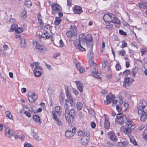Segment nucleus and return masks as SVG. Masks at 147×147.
Segmentation results:
<instances>
[{
	"instance_id": "obj_1",
	"label": "nucleus",
	"mask_w": 147,
	"mask_h": 147,
	"mask_svg": "<svg viewBox=\"0 0 147 147\" xmlns=\"http://www.w3.org/2000/svg\"><path fill=\"white\" fill-rule=\"evenodd\" d=\"M138 113L140 116L141 121L145 122L147 121V103L145 100L141 101L138 106Z\"/></svg>"
},
{
	"instance_id": "obj_2",
	"label": "nucleus",
	"mask_w": 147,
	"mask_h": 147,
	"mask_svg": "<svg viewBox=\"0 0 147 147\" xmlns=\"http://www.w3.org/2000/svg\"><path fill=\"white\" fill-rule=\"evenodd\" d=\"M68 99L65 100L64 107L65 110L64 116L66 121L68 123H70L73 121L75 115V112L74 109L69 110V106L68 105Z\"/></svg>"
},
{
	"instance_id": "obj_3",
	"label": "nucleus",
	"mask_w": 147,
	"mask_h": 147,
	"mask_svg": "<svg viewBox=\"0 0 147 147\" xmlns=\"http://www.w3.org/2000/svg\"><path fill=\"white\" fill-rule=\"evenodd\" d=\"M103 18L107 22H111L115 24L116 27H119L120 26V21L114 16L111 13L106 14L104 15Z\"/></svg>"
},
{
	"instance_id": "obj_4",
	"label": "nucleus",
	"mask_w": 147,
	"mask_h": 147,
	"mask_svg": "<svg viewBox=\"0 0 147 147\" xmlns=\"http://www.w3.org/2000/svg\"><path fill=\"white\" fill-rule=\"evenodd\" d=\"M89 65H90V71L92 73L93 76L97 78H100L99 76L98 75V67L96 64L92 61L89 64Z\"/></svg>"
},
{
	"instance_id": "obj_5",
	"label": "nucleus",
	"mask_w": 147,
	"mask_h": 147,
	"mask_svg": "<svg viewBox=\"0 0 147 147\" xmlns=\"http://www.w3.org/2000/svg\"><path fill=\"white\" fill-rule=\"evenodd\" d=\"M67 36L69 38L74 37L75 38L77 36L76 28V26H71L70 30L66 33Z\"/></svg>"
},
{
	"instance_id": "obj_6",
	"label": "nucleus",
	"mask_w": 147,
	"mask_h": 147,
	"mask_svg": "<svg viewBox=\"0 0 147 147\" xmlns=\"http://www.w3.org/2000/svg\"><path fill=\"white\" fill-rule=\"evenodd\" d=\"M86 42V46L88 47H90V49H92L93 47V44H92L93 39L91 35H88L87 38Z\"/></svg>"
},
{
	"instance_id": "obj_7",
	"label": "nucleus",
	"mask_w": 147,
	"mask_h": 147,
	"mask_svg": "<svg viewBox=\"0 0 147 147\" xmlns=\"http://www.w3.org/2000/svg\"><path fill=\"white\" fill-rule=\"evenodd\" d=\"M90 134L88 132L86 134L85 136L82 138L81 140V143L83 145H86L89 142L90 138Z\"/></svg>"
},
{
	"instance_id": "obj_8",
	"label": "nucleus",
	"mask_w": 147,
	"mask_h": 147,
	"mask_svg": "<svg viewBox=\"0 0 147 147\" xmlns=\"http://www.w3.org/2000/svg\"><path fill=\"white\" fill-rule=\"evenodd\" d=\"M5 134L7 137H11L13 136V133L12 130L8 126H5Z\"/></svg>"
},
{
	"instance_id": "obj_9",
	"label": "nucleus",
	"mask_w": 147,
	"mask_h": 147,
	"mask_svg": "<svg viewBox=\"0 0 147 147\" xmlns=\"http://www.w3.org/2000/svg\"><path fill=\"white\" fill-rule=\"evenodd\" d=\"M76 131V129L74 127L73 128L71 131L67 130L65 132V136L67 138L72 137L74 135Z\"/></svg>"
},
{
	"instance_id": "obj_10",
	"label": "nucleus",
	"mask_w": 147,
	"mask_h": 147,
	"mask_svg": "<svg viewBox=\"0 0 147 147\" xmlns=\"http://www.w3.org/2000/svg\"><path fill=\"white\" fill-rule=\"evenodd\" d=\"M38 96L36 93H33L30 95H28V99L29 102L31 103H33L37 99Z\"/></svg>"
},
{
	"instance_id": "obj_11",
	"label": "nucleus",
	"mask_w": 147,
	"mask_h": 147,
	"mask_svg": "<svg viewBox=\"0 0 147 147\" xmlns=\"http://www.w3.org/2000/svg\"><path fill=\"white\" fill-rule=\"evenodd\" d=\"M122 120L124 122V123L127 125L128 127H132L133 124H132V121L131 119H127L126 117L123 115L122 118Z\"/></svg>"
},
{
	"instance_id": "obj_12",
	"label": "nucleus",
	"mask_w": 147,
	"mask_h": 147,
	"mask_svg": "<svg viewBox=\"0 0 147 147\" xmlns=\"http://www.w3.org/2000/svg\"><path fill=\"white\" fill-rule=\"evenodd\" d=\"M53 118L55 121L56 124L59 126H62L63 125V123L61 120L59 119L56 115V114L54 111H52Z\"/></svg>"
},
{
	"instance_id": "obj_13",
	"label": "nucleus",
	"mask_w": 147,
	"mask_h": 147,
	"mask_svg": "<svg viewBox=\"0 0 147 147\" xmlns=\"http://www.w3.org/2000/svg\"><path fill=\"white\" fill-rule=\"evenodd\" d=\"M36 48L38 50L39 52L42 53H45L47 51V49L45 47L39 44H37Z\"/></svg>"
},
{
	"instance_id": "obj_14",
	"label": "nucleus",
	"mask_w": 147,
	"mask_h": 147,
	"mask_svg": "<svg viewBox=\"0 0 147 147\" xmlns=\"http://www.w3.org/2000/svg\"><path fill=\"white\" fill-rule=\"evenodd\" d=\"M73 10L74 13L77 14H80L83 11L82 7L77 6H75L73 8Z\"/></svg>"
},
{
	"instance_id": "obj_15",
	"label": "nucleus",
	"mask_w": 147,
	"mask_h": 147,
	"mask_svg": "<svg viewBox=\"0 0 147 147\" xmlns=\"http://www.w3.org/2000/svg\"><path fill=\"white\" fill-rule=\"evenodd\" d=\"M79 40L81 42V44L83 45H85L86 41L87 40V36L86 37L83 34H80L79 36Z\"/></svg>"
},
{
	"instance_id": "obj_16",
	"label": "nucleus",
	"mask_w": 147,
	"mask_h": 147,
	"mask_svg": "<svg viewBox=\"0 0 147 147\" xmlns=\"http://www.w3.org/2000/svg\"><path fill=\"white\" fill-rule=\"evenodd\" d=\"M66 94L67 97V99H68V103H70L71 106H72L73 105L72 104L73 102V100L71 94L69 93L68 91H66Z\"/></svg>"
},
{
	"instance_id": "obj_17",
	"label": "nucleus",
	"mask_w": 147,
	"mask_h": 147,
	"mask_svg": "<svg viewBox=\"0 0 147 147\" xmlns=\"http://www.w3.org/2000/svg\"><path fill=\"white\" fill-rule=\"evenodd\" d=\"M93 52L92 49H90L88 51V63L90 64L92 61H93L92 58L93 57Z\"/></svg>"
},
{
	"instance_id": "obj_18",
	"label": "nucleus",
	"mask_w": 147,
	"mask_h": 147,
	"mask_svg": "<svg viewBox=\"0 0 147 147\" xmlns=\"http://www.w3.org/2000/svg\"><path fill=\"white\" fill-rule=\"evenodd\" d=\"M51 7L53 10L57 11H60L61 9V6L57 3L53 5Z\"/></svg>"
},
{
	"instance_id": "obj_19",
	"label": "nucleus",
	"mask_w": 147,
	"mask_h": 147,
	"mask_svg": "<svg viewBox=\"0 0 147 147\" xmlns=\"http://www.w3.org/2000/svg\"><path fill=\"white\" fill-rule=\"evenodd\" d=\"M104 116H105V120L104 123L105 127L106 129H109L110 127V124L109 121L108 119L107 116L105 114Z\"/></svg>"
},
{
	"instance_id": "obj_20",
	"label": "nucleus",
	"mask_w": 147,
	"mask_h": 147,
	"mask_svg": "<svg viewBox=\"0 0 147 147\" xmlns=\"http://www.w3.org/2000/svg\"><path fill=\"white\" fill-rule=\"evenodd\" d=\"M110 139L114 142H116L117 141V138L115 133L111 132L109 133Z\"/></svg>"
},
{
	"instance_id": "obj_21",
	"label": "nucleus",
	"mask_w": 147,
	"mask_h": 147,
	"mask_svg": "<svg viewBox=\"0 0 147 147\" xmlns=\"http://www.w3.org/2000/svg\"><path fill=\"white\" fill-rule=\"evenodd\" d=\"M76 83L77 84L78 88L81 92H83L82 87H83V84L82 83L79 81H76Z\"/></svg>"
},
{
	"instance_id": "obj_22",
	"label": "nucleus",
	"mask_w": 147,
	"mask_h": 147,
	"mask_svg": "<svg viewBox=\"0 0 147 147\" xmlns=\"http://www.w3.org/2000/svg\"><path fill=\"white\" fill-rule=\"evenodd\" d=\"M33 119L34 121L38 123L39 125L41 124V121L38 116L37 115H34L33 116Z\"/></svg>"
},
{
	"instance_id": "obj_23",
	"label": "nucleus",
	"mask_w": 147,
	"mask_h": 147,
	"mask_svg": "<svg viewBox=\"0 0 147 147\" xmlns=\"http://www.w3.org/2000/svg\"><path fill=\"white\" fill-rule=\"evenodd\" d=\"M139 7L144 9H147V2H142L139 4Z\"/></svg>"
},
{
	"instance_id": "obj_24",
	"label": "nucleus",
	"mask_w": 147,
	"mask_h": 147,
	"mask_svg": "<svg viewBox=\"0 0 147 147\" xmlns=\"http://www.w3.org/2000/svg\"><path fill=\"white\" fill-rule=\"evenodd\" d=\"M20 45L21 47L25 48L26 47L25 39L24 38H21Z\"/></svg>"
},
{
	"instance_id": "obj_25",
	"label": "nucleus",
	"mask_w": 147,
	"mask_h": 147,
	"mask_svg": "<svg viewBox=\"0 0 147 147\" xmlns=\"http://www.w3.org/2000/svg\"><path fill=\"white\" fill-rule=\"evenodd\" d=\"M128 144V142L127 140H125L123 142H119L118 145L120 147H123L127 146Z\"/></svg>"
},
{
	"instance_id": "obj_26",
	"label": "nucleus",
	"mask_w": 147,
	"mask_h": 147,
	"mask_svg": "<svg viewBox=\"0 0 147 147\" xmlns=\"http://www.w3.org/2000/svg\"><path fill=\"white\" fill-rule=\"evenodd\" d=\"M83 107L82 104L80 102H78L76 104V108L77 109L78 111L81 110Z\"/></svg>"
},
{
	"instance_id": "obj_27",
	"label": "nucleus",
	"mask_w": 147,
	"mask_h": 147,
	"mask_svg": "<svg viewBox=\"0 0 147 147\" xmlns=\"http://www.w3.org/2000/svg\"><path fill=\"white\" fill-rule=\"evenodd\" d=\"M106 98L108 102H107L106 101H105L104 102L105 104L108 105L113 100V99L108 95L107 96Z\"/></svg>"
},
{
	"instance_id": "obj_28",
	"label": "nucleus",
	"mask_w": 147,
	"mask_h": 147,
	"mask_svg": "<svg viewBox=\"0 0 147 147\" xmlns=\"http://www.w3.org/2000/svg\"><path fill=\"white\" fill-rule=\"evenodd\" d=\"M6 117L9 119L12 120V116L11 113L9 111H7L5 113Z\"/></svg>"
},
{
	"instance_id": "obj_29",
	"label": "nucleus",
	"mask_w": 147,
	"mask_h": 147,
	"mask_svg": "<svg viewBox=\"0 0 147 147\" xmlns=\"http://www.w3.org/2000/svg\"><path fill=\"white\" fill-rule=\"evenodd\" d=\"M61 20V19L60 17H56L55 18V20L54 22L55 25L57 26L59 25Z\"/></svg>"
},
{
	"instance_id": "obj_30",
	"label": "nucleus",
	"mask_w": 147,
	"mask_h": 147,
	"mask_svg": "<svg viewBox=\"0 0 147 147\" xmlns=\"http://www.w3.org/2000/svg\"><path fill=\"white\" fill-rule=\"evenodd\" d=\"M78 136L81 137H84L86 136L85 132L82 130H79L78 131Z\"/></svg>"
},
{
	"instance_id": "obj_31",
	"label": "nucleus",
	"mask_w": 147,
	"mask_h": 147,
	"mask_svg": "<svg viewBox=\"0 0 147 147\" xmlns=\"http://www.w3.org/2000/svg\"><path fill=\"white\" fill-rule=\"evenodd\" d=\"M131 128L128 127H125V128L124 129L123 132L125 134H128L131 131Z\"/></svg>"
},
{
	"instance_id": "obj_32",
	"label": "nucleus",
	"mask_w": 147,
	"mask_h": 147,
	"mask_svg": "<svg viewBox=\"0 0 147 147\" xmlns=\"http://www.w3.org/2000/svg\"><path fill=\"white\" fill-rule=\"evenodd\" d=\"M60 106H57L55 108V111H54L55 112V113L56 114V115L57 114L58 115H60Z\"/></svg>"
},
{
	"instance_id": "obj_33",
	"label": "nucleus",
	"mask_w": 147,
	"mask_h": 147,
	"mask_svg": "<svg viewBox=\"0 0 147 147\" xmlns=\"http://www.w3.org/2000/svg\"><path fill=\"white\" fill-rule=\"evenodd\" d=\"M33 71L36 76L39 77L41 75V73L40 71L35 70H34Z\"/></svg>"
},
{
	"instance_id": "obj_34",
	"label": "nucleus",
	"mask_w": 147,
	"mask_h": 147,
	"mask_svg": "<svg viewBox=\"0 0 147 147\" xmlns=\"http://www.w3.org/2000/svg\"><path fill=\"white\" fill-rule=\"evenodd\" d=\"M17 25L16 24H14L11 25L10 29V32H13L15 30H16V28L17 27Z\"/></svg>"
},
{
	"instance_id": "obj_35",
	"label": "nucleus",
	"mask_w": 147,
	"mask_h": 147,
	"mask_svg": "<svg viewBox=\"0 0 147 147\" xmlns=\"http://www.w3.org/2000/svg\"><path fill=\"white\" fill-rule=\"evenodd\" d=\"M118 54L121 56H124L126 54L125 51L124 49H121L119 50L118 52Z\"/></svg>"
},
{
	"instance_id": "obj_36",
	"label": "nucleus",
	"mask_w": 147,
	"mask_h": 147,
	"mask_svg": "<svg viewBox=\"0 0 147 147\" xmlns=\"http://www.w3.org/2000/svg\"><path fill=\"white\" fill-rule=\"evenodd\" d=\"M110 22H107L106 23V28L107 29H111L112 28L113 25Z\"/></svg>"
},
{
	"instance_id": "obj_37",
	"label": "nucleus",
	"mask_w": 147,
	"mask_h": 147,
	"mask_svg": "<svg viewBox=\"0 0 147 147\" xmlns=\"http://www.w3.org/2000/svg\"><path fill=\"white\" fill-rule=\"evenodd\" d=\"M131 142L133 144L134 146H137V144L135 140L132 137L129 138Z\"/></svg>"
},
{
	"instance_id": "obj_38",
	"label": "nucleus",
	"mask_w": 147,
	"mask_h": 147,
	"mask_svg": "<svg viewBox=\"0 0 147 147\" xmlns=\"http://www.w3.org/2000/svg\"><path fill=\"white\" fill-rule=\"evenodd\" d=\"M24 4L26 5L28 7H29L32 5V3L29 0H26Z\"/></svg>"
},
{
	"instance_id": "obj_39",
	"label": "nucleus",
	"mask_w": 147,
	"mask_h": 147,
	"mask_svg": "<svg viewBox=\"0 0 147 147\" xmlns=\"http://www.w3.org/2000/svg\"><path fill=\"white\" fill-rule=\"evenodd\" d=\"M31 134H33V137L36 140H39V137L38 136L37 133L36 132H35L33 131H32Z\"/></svg>"
},
{
	"instance_id": "obj_40",
	"label": "nucleus",
	"mask_w": 147,
	"mask_h": 147,
	"mask_svg": "<svg viewBox=\"0 0 147 147\" xmlns=\"http://www.w3.org/2000/svg\"><path fill=\"white\" fill-rule=\"evenodd\" d=\"M42 36L43 38H46L47 39L50 38V35L49 33L46 32L43 34Z\"/></svg>"
},
{
	"instance_id": "obj_41",
	"label": "nucleus",
	"mask_w": 147,
	"mask_h": 147,
	"mask_svg": "<svg viewBox=\"0 0 147 147\" xmlns=\"http://www.w3.org/2000/svg\"><path fill=\"white\" fill-rule=\"evenodd\" d=\"M26 11L24 10L21 12V17L24 19H25L26 17Z\"/></svg>"
},
{
	"instance_id": "obj_42",
	"label": "nucleus",
	"mask_w": 147,
	"mask_h": 147,
	"mask_svg": "<svg viewBox=\"0 0 147 147\" xmlns=\"http://www.w3.org/2000/svg\"><path fill=\"white\" fill-rule=\"evenodd\" d=\"M23 29L21 27H19L16 30V32L18 34L20 33L23 31Z\"/></svg>"
},
{
	"instance_id": "obj_43",
	"label": "nucleus",
	"mask_w": 147,
	"mask_h": 147,
	"mask_svg": "<svg viewBox=\"0 0 147 147\" xmlns=\"http://www.w3.org/2000/svg\"><path fill=\"white\" fill-rule=\"evenodd\" d=\"M74 43L76 48H77L78 46L81 44V42L79 40H76L74 41Z\"/></svg>"
},
{
	"instance_id": "obj_44",
	"label": "nucleus",
	"mask_w": 147,
	"mask_h": 147,
	"mask_svg": "<svg viewBox=\"0 0 147 147\" xmlns=\"http://www.w3.org/2000/svg\"><path fill=\"white\" fill-rule=\"evenodd\" d=\"M147 130H144V131L143 132V134L142 136L144 138L145 140H147Z\"/></svg>"
},
{
	"instance_id": "obj_45",
	"label": "nucleus",
	"mask_w": 147,
	"mask_h": 147,
	"mask_svg": "<svg viewBox=\"0 0 147 147\" xmlns=\"http://www.w3.org/2000/svg\"><path fill=\"white\" fill-rule=\"evenodd\" d=\"M76 49H78L79 50L82 51H86L85 49L81 45V44L78 46Z\"/></svg>"
},
{
	"instance_id": "obj_46",
	"label": "nucleus",
	"mask_w": 147,
	"mask_h": 147,
	"mask_svg": "<svg viewBox=\"0 0 147 147\" xmlns=\"http://www.w3.org/2000/svg\"><path fill=\"white\" fill-rule=\"evenodd\" d=\"M131 72L132 73V75L134 77H135L136 75L137 72L136 69L135 68H133L132 69Z\"/></svg>"
},
{
	"instance_id": "obj_47",
	"label": "nucleus",
	"mask_w": 147,
	"mask_h": 147,
	"mask_svg": "<svg viewBox=\"0 0 147 147\" xmlns=\"http://www.w3.org/2000/svg\"><path fill=\"white\" fill-rule=\"evenodd\" d=\"M115 122L117 124L120 125H122L124 122L123 121L122 119H121V120L120 119L119 120L115 119Z\"/></svg>"
},
{
	"instance_id": "obj_48",
	"label": "nucleus",
	"mask_w": 147,
	"mask_h": 147,
	"mask_svg": "<svg viewBox=\"0 0 147 147\" xmlns=\"http://www.w3.org/2000/svg\"><path fill=\"white\" fill-rule=\"evenodd\" d=\"M123 116H122V115L121 113H119L117 114V115L116 118V119L117 120L122 119V117Z\"/></svg>"
},
{
	"instance_id": "obj_49",
	"label": "nucleus",
	"mask_w": 147,
	"mask_h": 147,
	"mask_svg": "<svg viewBox=\"0 0 147 147\" xmlns=\"http://www.w3.org/2000/svg\"><path fill=\"white\" fill-rule=\"evenodd\" d=\"M50 28V26L49 24H47L45 25L44 28V30L47 32L48 30H49Z\"/></svg>"
},
{
	"instance_id": "obj_50",
	"label": "nucleus",
	"mask_w": 147,
	"mask_h": 147,
	"mask_svg": "<svg viewBox=\"0 0 147 147\" xmlns=\"http://www.w3.org/2000/svg\"><path fill=\"white\" fill-rule=\"evenodd\" d=\"M109 63L107 61H104L102 63V67L103 68H105V67L109 65Z\"/></svg>"
},
{
	"instance_id": "obj_51",
	"label": "nucleus",
	"mask_w": 147,
	"mask_h": 147,
	"mask_svg": "<svg viewBox=\"0 0 147 147\" xmlns=\"http://www.w3.org/2000/svg\"><path fill=\"white\" fill-rule=\"evenodd\" d=\"M15 22V20L12 18H10L9 19H7V22L9 23H12L14 22Z\"/></svg>"
},
{
	"instance_id": "obj_52",
	"label": "nucleus",
	"mask_w": 147,
	"mask_h": 147,
	"mask_svg": "<svg viewBox=\"0 0 147 147\" xmlns=\"http://www.w3.org/2000/svg\"><path fill=\"white\" fill-rule=\"evenodd\" d=\"M130 73V71L129 70L127 69L123 72V74L124 75L126 76L129 74Z\"/></svg>"
},
{
	"instance_id": "obj_53",
	"label": "nucleus",
	"mask_w": 147,
	"mask_h": 147,
	"mask_svg": "<svg viewBox=\"0 0 147 147\" xmlns=\"http://www.w3.org/2000/svg\"><path fill=\"white\" fill-rule=\"evenodd\" d=\"M130 82L123 83V86H124L126 88L129 89V84Z\"/></svg>"
},
{
	"instance_id": "obj_54",
	"label": "nucleus",
	"mask_w": 147,
	"mask_h": 147,
	"mask_svg": "<svg viewBox=\"0 0 147 147\" xmlns=\"http://www.w3.org/2000/svg\"><path fill=\"white\" fill-rule=\"evenodd\" d=\"M24 114L26 115L28 117H30L31 115V113H30L27 111H25L24 112Z\"/></svg>"
},
{
	"instance_id": "obj_55",
	"label": "nucleus",
	"mask_w": 147,
	"mask_h": 147,
	"mask_svg": "<svg viewBox=\"0 0 147 147\" xmlns=\"http://www.w3.org/2000/svg\"><path fill=\"white\" fill-rule=\"evenodd\" d=\"M107 146L108 147H112L113 146V144L109 142H107Z\"/></svg>"
},
{
	"instance_id": "obj_56",
	"label": "nucleus",
	"mask_w": 147,
	"mask_h": 147,
	"mask_svg": "<svg viewBox=\"0 0 147 147\" xmlns=\"http://www.w3.org/2000/svg\"><path fill=\"white\" fill-rule=\"evenodd\" d=\"M119 33L120 34L123 35V36H126L127 35V33L126 32H124L122 30H119Z\"/></svg>"
},
{
	"instance_id": "obj_57",
	"label": "nucleus",
	"mask_w": 147,
	"mask_h": 147,
	"mask_svg": "<svg viewBox=\"0 0 147 147\" xmlns=\"http://www.w3.org/2000/svg\"><path fill=\"white\" fill-rule=\"evenodd\" d=\"M116 69L117 71H118L120 70L121 68V66L119 64H117L115 66Z\"/></svg>"
},
{
	"instance_id": "obj_58",
	"label": "nucleus",
	"mask_w": 147,
	"mask_h": 147,
	"mask_svg": "<svg viewBox=\"0 0 147 147\" xmlns=\"http://www.w3.org/2000/svg\"><path fill=\"white\" fill-rule=\"evenodd\" d=\"M129 78L128 77H126L124 80L123 82V83H128L129 82Z\"/></svg>"
},
{
	"instance_id": "obj_59",
	"label": "nucleus",
	"mask_w": 147,
	"mask_h": 147,
	"mask_svg": "<svg viewBox=\"0 0 147 147\" xmlns=\"http://www.w3.org/2000/svg\"><path fill=\"white\" fill-rule=\"evenodd\" d=\"M145 127V125L144 124L141 125L138 128V129L140 130H142Z\"/></svg>"
},
{
	"instance_id": "obj_60",
	"label": "nucleus",
	"mask_w": 147,
	"mask_h": 147,
	"mask_svg": "<svg viewBox=\"0 0 147 147\" xmlns=\"http://www.w3.org/2000/svg\"><path fill=\"white\" fill-rule=\"evenodd\" d=\"M45 63L46 66L47 67V68L49 69L50 70H52V66L51 65L48 64L46 63Z\"/></svg>"
},
{
	"instance_id": "obj_61",
	"label": "nucleus",
	"mask_w": 147,
	"mask_h": 147,
	"mask_svg": "<svg viewBox=\"0 0 147 147\" xmlns=\"http://www.w3.org/2000/svg\"><path fill=\"white\" fill-rule=\"evenodd\" d=\"M63 42L61 40L59 41V45H56V46L58 47H63Z\"/></svg>"
},
{
	"instance_id": "obj_62",
	"label": "nucleus",
	"mask_w": 147,
	"mask_h": 147,
	"mask_svg": "<svg viewBox=\"0 0 147 147\" xmlns=\"http://www.w3.org/2000/svg\"><path fill=\"white\" fill-rule=\"evenodd\" d=\"M78 70H79L80 73H83L85 71V69L82 67H81L80 68L78 69Z\"/></svg>"
},
{
	"instance_id": "obj_63",
	"label": "nucleus",
	"mask_w": 147,
	"mask_h": 147,
	"mask_svg": "<svg viewBox=\"0 0 147 147\" xmlns=\"http://www.w3.org/2000/svg\"><path fill=\"white\" fill-rule=\"evenodd\" d=\"M112 106L113 107H114L117 103V101L116 100H113L112 101Z\"/></svg>"
},
{
	"instance_id": "obj_64",
	"label": "nucleus",
	"mask_w": 147,
	"mask_h": 147,
	"mask_svg": "<svg viewBox=\"0 0 147 147\" xmlns=\"http://www.w3.org/2000/svg\"><path fill=\"white\" fill-rule=\"evenodd\" d=\"M24 147H34L33 146H31L28 143H25L24 144Z\"/></svg>"
}]
</instances>
